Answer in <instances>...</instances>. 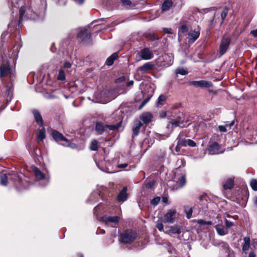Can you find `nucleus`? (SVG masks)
<instances>
[{
  "label": "nucleus",
  "mask_w": 257,
  "mask_h": 257,
  "mask_svg": "<svg viewBox=\"0 0 257 257\" xmlns=\"http://www.w3.org/2000/svg\"><path fill=\"white\" fill-rule=\"evenodd\" d=\"M9 58H11L9 52L2 48L0 58V76L1 77L9 76L12 80L15 75L13 70L10 67Z\"/></svg>",
  "instance_id": "f257e3e1"
},
{
  "label": "nucleus",
  "mask_w": 257,
  "mask_h": 257,
  "mask_svg": "<svg viewBox=\"0 0 257 257\" xmlns=\"http://www.w3.org/2000/svg\"><path fill=\"white\" fill-rule=\"evenodd\" d=\"M137 237V233L135 230L127 229L120 233L119 241L123 244H131Z\"/></svg>",
  "instance_id": "f03ea898"
},
{
  "label": "nucleus",
  "mask_w": 257,
  "mask_h": 257,
  "mask_svg": "<svg viewBox=\"0 0 257 257\" xmlns=\"http://www.w3.org/2000/svg\"><path fill=\"white\" fill-rule=\"evenodd\" d=\"M120 121L115 124H105L102 122H97L95 125V131L98 135H101L108 130L114 131L117 130L121 125Z\"/></svg>",
  "instance_id": "7ed1b4c3"
},
{
  "label": "nucleus",
  "mask_w": 257,
  "mask_h": 257,
  "mask_svg": "<svg viewBox=\"0 0 257 257\" xmlns=\"http://www.w3.org/2000/svg\"><path fill=\"white\" fill-rule=\"evenodd\" d=\"M187 121L185 120L184 114L182 112H179L176 117L170 121L166 127L167 129H169L170 127L174 128L176 127H185L187 126Z\"/></svg>",
  "instance_id": "20e7f679"
},
{
  "label": "nucleus",
  "mask_w": 257,
  "mask_h": 257,
  "mask_svg": "<svg viewBox=\"0 0 257 257\" xmlns=\"http://www.w3.org/2000/svg\"><path fill=\"white\" fill-rule=\"evenodd\" d=\"M5 96L0 97V109H4L3 106H6L4 102V97H6L7 103L11 101L13 96V87L12 83L4 88Z\"/></svg>",
  "instance_id": "39448f33"
},
{
  "label": "nucleus",
  "mask_w": 257,
  "mask_h": 257,
  "mask_svg": "<svg viewBox=\"0 0 257 257\" xmlns=\"http://www.w3.org/2000/svg\"><path fill=\"white\" fill-rule=\"evenodd\" d=\"M51 136L53 139L58 144L63 146H67L69 145L68 140L58 131L56 130L53 131Z\"/></svg>",
  "instance_id": "423d86ee"
},
{
  "label": "nucleus",
  "mask_w": 257,
  "mask_h": 257,
  "mask_svg": "<svg viewBox=\"0 0 257 257\" xmlns=\"http://www.w3.org/2000/svg\"><path fill=\"white\" fill-rule=\"evenodd\" d=\"M33 171L37 181L43 182L42 184H40L41 187H45L49 183V180L45 177V175L38 168L34 167L32 168Z\"/></svg>",
  "instance_id": "0eeeda50"
},
{
  "label": "nucleus",
  "mask_w": 257,
  "mask_h": 257,
  "mask_svg": "<svg viewBox=\"0 0 257 257\" xmlns=\"http://www.w3.org/2000/svg\"><path fill=\"white\" fill-rule=\"evenodd\" d=\"M136 57L138 61L150 60L154 57V54L149 48H144L138 52Z\"/></svg>",
  "instance_id": "6e6552de"
},
{
  "label": "nucleus",
  "mask_w": 257,
  "mask_h": 257,
  "mask_svg": "<svg viewBox=\"0 0 257 257\" xmlns=\"http://www.w3.org/2000/svg\"><path fill=\"white\" fill-rule=\"evenodd\" d=\"M77 38L81 42L89 43L91 41V35L87 30L82 29L77 34Z\"/></svg>",
  "instance_id": "1a4fd4ad"
},
{
  "label": "nucleus",
  "mask_w": 257,
  "mask_h": 257,
  "mask_svg": "<svg viewBox=\"0 0 257 257\" xmlns=\"http://www.w3.org/2000/svg\"><path fill=\"white\" fill-rule=\"evenodd\" d=\"M178 215V213L177 212L176 209H172L169 210L164 216V222L169 223H173Z\"/></svg>",
  "instance_id": "9d476101"
},
{
  "label": "nucleus",
  "mask_w": 257,
  "mask_h": 257,
  "mask_svg": "<svg viewBox=\"0 0 257 257\" xmlns=\"http://www.w3.org/2000/svg\"><path fill=\"white\" fill-rule=\"evenodd\" d=\"M230 43V38L226 36H224L221 40L219 47V53L221 55H223L226 52Z\"/></svg>",
  "instance_id": "9b49d317"
},
{
  "label": "nucleus",
  "mask_w": 257,
  "mask_h": 257,
  "mask_svg": "<svg viewBox=\"0 0 257 257\" xmlns=\"http://www.w3.org/2000/svg\"><path fill=\"white\" fill-rule=\"evenodd\" d=\"M101 220L105 224H113L116 225L119 222L120 217L117 216H111L105 215L101 218Z\"/></svg>",
  "instance_id": "f8f14e48"
},
{
  "label": "nucleus",
  "mask_w": 257,
  "mask_h": 257,
  "mask_svg": "<svg viewBox=\"0 0 257 257\" xmlns=\"http://www.w3.org/2000/svg\"><path fill=\"white\" fill-rule=\"evenodd\" d=\"M190 83L196 87L209 88L212 86V83L209 81H192Z\"/></svg>",
  "instance_id": "ddd939ff"
},
{
  "label": "nucleus",
  "mask_w": 257,
  "mask_h": 257,
  "mask_svg": "<svg viewBox=\"0 0 257 257\" xmlns=\"http://www.w3.org/2000/svg\"><path fill=\"white\" fill-rule=\"evenodd\" d=\"M153 115L152 113L149 112L143 113L139 116L140 120L143 122V124L147 125L151 122L153 120Z\"/></svg>",
  "instance_id": "4468645a"
},
{
  "label": "nucleus",
  "mask_w": 257,
  "mask_h": 257,
  "mask_svg": "<svg viewBox=\"0 0 257 257\" xmlns=\"http://www.w3.org/2000/svg\"><path fill=\"white\" fill-rule=\"evenodd\" d=\"M155 65L151 62H147L142 66L137 68L138 72H141L142 73H145L150 71L153 70L155 68Z\"/></svg>",
  "instance_id": "2eb2a0df"
},
{
  "label": "nucleus",
  "mask_w": 257,
  "mask_h": 257,
  "mask_svg": "<svg viewBox=\"0 0 257 257\" xmlns=\"http://www.w3.org/2000/svg\"><path fill=\"white\" fill-rule=\"evenodd\" d=\"M188 43L192 44L199 37L200 31L199 30L190 31L188 34Z\"/></svg>",
  "instance_id": "dca6fc26"
},
{
  "label": "nucleus",
  "mask_w": 257,
  "mask_h": 257,
  "mask_svg": "<svg viewBox=\"0 0 257 257\" xmlns=\"http://www.w3.org/2000/svg\"><path fill=\"white\" fill-rule=\"evenodd\" d=\"M143 125V123L140 120L137 119L134 121L132 127L133 137H136L139 135Z\"/></svg>",
  "instance_id": "f3484780"
},
{
  "label": "nucleus",
  "mask_w": 257,
  "mask_h": 257,
  "mask_svg": "<svg viewBox=\"0 0 257 257\" xmlns=\"http://www.w3.org/2000/svg\"><path fill=\"white\" fill-rule=\"evenodd\" d=\"M128 194L127 193V188L124 187L119 192L117 196V200L119 202H123L127 198Z\"/></svg>",
  "instance_id": "a211bd4d"
},
{
  "label": "nucleus",
  "mask_w": 257,
  "mask_h": 257,
  "mask_svg": "<svg viewBox=\"0 0 257 257\" xmlns=\"http://www.w3.org/2000/svg\"><path fill=\"white\" fill-rule=\"evenodd\" d=\"M32 112L35 121L40 126H43L44 125V121L40 112L38 110L35 109L33 110Z\"/></svg>",
  "instance_id": "6ab92c4d"
},
{
  "label": "nucleus",
  "mask_w": 257,
  "mask_h": 257,
  "mask_svg": "<svg viewBox=\"0 0 257 257\" xmlns=\"http://www.w3.org/2000/svg\"><path fill=\"white\" fill-rule=\"evenodd\" d=\"M219 145L216 143H214L212 145H210L208 148V152L209 154L215 155L218 154L219 152Z\"/></svg>",
  "instance_id": "aec40b11"
},
{
  "label": "nucleus",
  "mask_w": 257,
  "mask_h": 257,
  "mask_svg": "<svg viewBox=\"0 0 257 257\" xmlns=\"http://www.w3.org/2000/svg\"><path fill=\"white\" fill-rule=\"evenodd\" d=\"M215 228L219 235H224L228 233V230L225 226L222 225L218 224L215 226Z\"/></svg>",
  "instance_id": "412c9836"
},
{
  "label": "nucleus",
  "mask_w": 257,
  "mask_h": 257,
  "mask_svg": "<svg viewBox=\"0 0 257 257\" xmlns=\"http://www.w3.org/2000/svg\"><path fill=\"white\" fill-rule=\"evenodd\" d=\"M100 198L101 195L97 192L94 191L91 194L87 200V202L89 203H93L98 201Z\"/></svg>",
  "instance_id": "4be33fe9"
},
{
  "label": "nucleus",
  "mask_w": 257,
  "mask_h": 257,
  "mask_svg": "<svg viewBox=\"0 0 257 257\" xmlns=\"http://www.w3.org/2000/svg\"><path fill=\"white\" fill-rule=\"evenodd\" d=\"M234 177L227 178L223 183V187L225 190L230 189L233 187Z\"/></svg>",
  "instance_id": "5701e85b"
},
{
  "label": "nucleus",
  "mask_w": 257,
  "mask_h": 257,
  "mask_svg": "<svg viewBox=\"0 0 257 257\" xmlns=\"http://www.w3.org/2000/svg\"><path fill=\"white\" fill-rule=\"evenodd\" d=\"M172 0H164L162 5V11L163 12L168 11L173 6Z\"/></svg>",
  "instance_id": "b1692460"
},
{
  "label": "nucleus",
  "mask_w": 257,
  "mask_h": 257,
  "mask_svg": "<svg viewBox=\"0 0 257 257\" xmlns=\"http://www.w3.org/2000/svg\"><path fill=\"white\" fill-rule=\"evenodd\" d=\"M117 57V53H113L106 59L105 62L106 64L108 66H111L113 64L114 61L116 60Z\"/></svg>",
  "instance_id": "393cba45"
},
{
  "label": "nucleus",
  "mask_w": 257,
  "mask_h": 257,
  "mask_svg": "<svg viewBox=\"0 0 257 257\" xmlns=\"http://www.w3.org/2000/svg\"><path fill=\"white\" fill-rule=\"evenodd\" d=\"M10 36L7 33H4L1 35V44L0 47V52H1V49L3 48V49H6V47L4 46V43L5 41V40L8 39L9 38Z\"/></svg>",
  "instance_id": "a878e982"
},
{
  "label": "nucleus",
  "mask_w": 257,
  "mask_h": 257,
  "mask_svg": "<svg viewBox=\"0 0 257 257\" xmlns=\"http://www.w3.org/2000/svg\"><path fill=\"white\" fill-rule=\"evenodd\" d=\"M0 177L1 184L3 186H6L8 184V179H10L9 174H2L1 175Z\"/></svg>",
  "instance_id": "bb28decb"
},
{
  "label": "nucleus",
  "mask_w": 257,
  "mask_h": 257,
  "mask_svg": "<svg viewBox=\"0 0 257 257\" xmlns=\"http://www.w3.org/2000/svg\"><path fill=\"white\" fill-rule=\"evenodd\" d=\"M244 243L242 245L243 251H246L249 249L250 245V238L248 237H245L243 238Z\"/></svg>",
  "instance_id": "cd10ccee"
},
{
  "label": "nucleus",
  "mask_w": 257,
  "mask_h": 257,
  "mask_svg": "<svg viewBox=\"0 0 257 257\" xmlns=\"http://www.w3.org/2000/svg\"><path fill=\"white\" fill-rule=\"evenodd\" d=\"M9 176L10 179L13 180L14 182L21 183L22 181L21 178L17 173L9 174Z\"/></svg>",
  "instance_id": "c85d7f7f"
},
{
  "label": "nucleus",
  "mask_w": 257,
  "mask_h": 257,
  "mask_svg": "<svg viewBox=\"0 0 257 257\" xmlns=\"http://www.w3.org/2000/svg\"><path fill=\"white\" fill-rule=\"evenodd\" d=\"M45 138V130L43 127L39 130L37 135L38 141H42Z\"/></svg>",
  "instance_id": "c756f323"
},
{
  "label": "nucleus",
  "mask_w": 257,
  "mask_h": 257,
  "mask_svg": "<svg viewBox=\"0 0 257 257\" xmlns=\"http://www.w3.org/2000/svg\"><path fill=\"white\" fill-rule=\"evenodd\" d=\"M177 145L176 147V149H177L178 147H185L187 146V140H181L180 138L178 137L177 138Z\"/></svg>",
  "instance_id": "7c9ffc66"
},
{
  "label": "nucleus",
  "mask_w": 257,
  "mask_h": 257,
  "mask_svg": "<svg viewBox=\"0 0 257 257\" xmlns=\"http://www.w3.org/2000/svg\"><path fill=\"white\" fill-rule=\"evenodd\" d=\"M166 100V96L164 95H160L158 98L157 101V105L162 106L164 104L165 101Z\"/></svg>",
  "instance_id": "2f4dec72"
},
{
  "label": "nucleus",
  "mask_w": 257,
  "mask_h": 257,
  "mask_svg": "<svg viewBox=\"0 0 257 257\" xmlns=\"http://www.w3.org/2000/svg\"><path fill=\"white\" fill-rule=\"evenodd\" d=\"M188 73L187 70L183 68H178L176 69L175 71L176 75L180 74L181 75H187Z\"/></svg>",
  "instance_id": "473e14b6"
},
{
  "label": "nucleus",
  "mask_w": 257,
  "mask_h": 257,
  "mask_svg": "<svg viewBox=\"0 0 257 257\" xmlns=\"http://www.w3.org/2000/svg\"><path fill=\"white\" fill-rule=\"evenodd\" d=\"M26 12V8L25 6H22L20 8L19 10V23L20 24L22 23L23 21V17L24 14Z\"/></svg>",
  "instance_id": "72a5a7b5"
},
{
  "label": "nucleus",
  "mask_w": 257,
  "mask_h": 257,
  "mask_svg": "<svg viewBox=\"0 0 257 257\" xmlns=\"http://www.w3.org/2000/svg\"><path fill=\"white\" fill-rule=\"evenodd\" d=\"M66 77L65 72L63 68H61L59 71V73L57 76V79L60 81H64Z\"/></svg>",
  "instance_id": "f704fd0d"
},
{
  "label": "nucleus",
  "mask_w": 257,
  "mask_h": 257,
  "mask_svg": "<svg viewBox=\"0 0 257 257\" xmlns=\"http://www.w3.org/2000/svg\"><path fill=\"white\" fill-rule=\"evenodd\" d=\"M156 226L160 231H164V226L163 224L162 220L161 219H158L156 221Z\"/></svg>",
  "instance_id": "c9c22d12"
},
{
  "label": "nucleus",
  "mask_w": 257,
  "mask_h": 257,
  "mask_svg": "<svg viewBox=\"0 0 257 257\" xmlns=\"http://www.w3.org/2000/svg\"><path fill=\"white\" fill-rule=\"evenodd\" d=\"M250 185L251 188L254 191H257V180L255 179H252L250 182Z\"/></svg>",
  "instance_id": "e433bc0d"
},
{
  "label": "nucleus",
  "mask_w": 257,
  "mask_h": 257,
  "mask_svg": "<svg viewBox=\"0 0 257 257\" xmlns=\"http://www.w3.org/2000/svg\"><path fill=\"white\" fill-rule=\"evenodd\" d=\"M178 183L179 184L180 187H183L185 185L186 183V179L185 175H182L181 176V177L179 179Z\"/></svg>",
  "instance_id": "4c0bfd02"
},
{
  "label": "nucleus",
  "mask_w": 257,
  "mask_h": 257,
  "mask_svg": "<svg viewBox=\"0 0 257 257\" xmlns=\"http://www.w3.org/2000/svg\"><path fill=\"white\" fill-rule=\"evenodd\" d=\"M227 14H228V9L226 7H225L221 13V18L222 19L221 23H222L223 22Z\"/></svg>",
  "instance_id": "58836bf2"
},
{
  "label": "nucleus",
  "mask_w": 257,
  "mask_h": 257,
  "mask_svg": "<svg viewBox=\"0 0 257 257\" xmlns=\"http://www.w3.org/2000/svg\"><path fill=\"white\" fill-rule=\"evenodd\" d=\"M98 148V143L97 141L93 140L92 141L90 145V149L92 151H96Z\"/></svg>",
  "instance_id": "ea45409f"
},
{
  "label": "nucleus",
  "mask_w": 257,
  "mask_h": 257,
  "mask_svg": "<svg viewBox=\"0 0 257 257\" xmlns=\"http://www.w3.org/2000/svg\"><path fill=\"white\" fill-rule=\"evenodd\" d=\"M170 231L174 234H179L181 233L180 228L178 227H172L170 229Z\"/></svg>",
  "instance_id": "a19ab883"
},
{
  "label": "nucleus",
  "mask_w": 257,
  "mask_h": 257,
  "mask_svg": "<svg viewBox=\"0 0 257 257\" xmlns=\"http://www.w3.org/2000/svg\"><path fill=\"white\" fill-rule=\"evenodd\" d=\"M185 211L186 214V217L188 219H190L192 216V209L191 208H186Z\"/></svg>",
  "instance_id": "79ce46f5"
},
{
  "label": "nucleus",
  "mask_w": 257,
  "mask_h": 257,
  "mask_svg": "<svg viewBox=\"0 0 257 257\" xmlns=\"http://www.w3.org/2000/svg\"><path fill=\"white\" fill-rule=\"evenodd\" d=\"M198 223L200 225H211L212 222L210 221H205L203 219L198 220Z\"/></svg>",
  "instance_id": "37998d69"
},
{
  "label": "nucleus",
  "mask_w": 257,
  "mask_h": 257,
  "mask_svg": "<svg viewBox=\"0 0 257 257\" xmlns=\"http://www.w3.org/2000/svg\"><path fill=\"white\" fill-rule=\"evenodd\" d=\"M188 29L187 26L185 25H182L179 30V34L180 33H185L187 32Z\"/></svg>",
  "instance_id": "c03bdc74"
},
{
  "label": "nucleus",
  "mask_w": 257,
  "mask_h": 257,
  "mask_svg": "<svg viewBox=\"0 0 257 257\" xmlns=\"http://www.w3.org/2000/svg\"><path fill=\"white\" fill-rule=\"evenodd\" d=\"M160 201V197H154L152 200H151V204L153 205H157L158 204Z\"/></svg>",
  "instance_id": "a18cd8bd"
},
{
  "label": "nucleus",
  "mask_w": 257,
  "mask_h": 257,
  "mask_svg": "<svg viewBox=\"0 0 257 257\" xmlns=\"http://www.w3.org/2000/svg\"><path fill=\"white\" fill-rule=\"evenodd\" d=\"M225 227L227 228V229H228L229 228L234 225V224L232 222L230 221L227 219H225Z\"/></svg>",
  "instance_id": "49530a36"
},
{
  "label": "nucleus",
  "mask_w": 257,
  "mask_h": 257,
  "mask_svg": "<svg viewBox=\"0 0 257 257\" xmlns=\"http://www.w3.org/2000/svg\"><path fill=\"white\" fill-rule=\"evenodd\" d=\"M155 183V182L154 180H152V181L148 182L146 184V186L147 188L151 189L154 186Z\"/></svg>",
  "instance_id": "de8ad7c7"
},
{
  "label": "nucleus",
  "mask_w": 257,
  "mask_h": 257,
  "mask_svg": "<svg viewBox=\"0 0 257 257\" xmlns=\"http://www.w3.org/2000/svg\"><path fill=\"white\" fill-rule=\"evenodd\" d=\"M149 100H150V98H148L144 100L142 102L141 104L140 105V106L139 107V109H142L147 104V103L149 101Z\"/></svg>",
  "instance_id": "09e8293b"
},
{
  "label": "nucleus",
  "mask_w": 257,
  "mask_h": 257,
  "mask_svg": "<svg viewBox=\"0 0 257 257\" xmlns=\"http://www.w3.org/2000/svg\"><path fill=\"white\" fill-rule=\"evenodd\" d=\"M187 146L194 147L196 146V143L190 139H187Z\"/></svg>",
  "instance_id": "8fccbe9b"
},
{
  "label": "nucleus",
  "mask_w": 257,
  "mask_h": 257,
  "mask_svg": "<svg viewBox=\"0 0 257 257\" xmlns=\"http://www.w3.org/2000/svg\"><path fill=\"white\" fill-rule=\"evenodd\" d=\"M234 123V121H231L230 122H226L225 125L224 126H226V128H227V130H230L232 126L233 125Z\"/></svg>",
  "instance_id": "3c124183"
},
{
  "label": "nucleus",
  "mask_w": 257,
  "mask_h": 257,
  "mask_svg": "<svg viewBox=\"0 0 257 257\" xmlns=\"http://www.w3.org/2000/svg\"><path fill=\"white\" fill-rule=\"evenodd\" d=\"M20 45H16L14 47V49L15 51V52L14 53V56H17L18 55V52H19V50L18 49L20 48Z\"/></svg>",
  "instance_id": "603ef678"
},
{
  "label": "nucleus",
  "mask_w": 257,
  "mask_h": 257,
  "mask_svg": "<svg viewBox=\"0 0 257 257\" xmlns=\"http://www.w3.org/2000/svg\"><path fill=\"white\" fill-rule=\"evenodd\" d=\"M218 130L221 132H226L228 130L226 126L224 125H219L218 126Z\"/></svg>",
  "instance_id": "864d4df0"
},
{
  "label": "nucleus",
  "mask_w": 257,
  "mask_h": 257,
  "mask_svg": "<svg viewBox=\"0 0 257 257\" xmlns=\"http://www.w3.org/2000/svg\"><path fill=\"white\" fill-rule=\"evenodd\" d=\"M121 1L123 5L130 6L132 4L130 0H121Z\"/></svg>",
  "instance_id": "5fc2aeb1"
},
{
  "label": "nucleus",
  "mask_w": 257,
  "mask_h": 257,
  "mask_svg": "<svg viewBox=\"0 0 257 257\" xmlns=\"http://www.w3.org/2000/svg\"><path fill=\"white\" fill-rule=\"evenodd\" d=\"M71 67V64L69 62H65L63 65L64 68H70Z\"/></svg>",
  "instance_id": "6e6d98bb"
},
{
  "label": "nucleus",
  "mask_w": 257,
  "mask_h": 257,
  "mask_svg": "<svg viewBox=\"0 0 257 257\" xmlns=\"http://www.w3.org/2000/svg\"><path fill=\"white\" fill-rule=\"evenodd\" d=\"M172 132V130H171L169 132L167 133L166 134L162 135V136L164 137L163 139L168 138L170 136Z\"/></svg>",
  "instance_id": "4d7b16f0"
},
{
  "label": "nucleus",
  "mask_w": 257,
  "mask_h": 257,
  "mask_svg": "<svg viewBox=\"0 0 257 257\" xmlns=\"http://www.w3.org/2000/svg\"><path fill=\"white\" fill-rule=\"evenodd\" d=\"M164 31L165 33H168V34H172L173 33L172 29L171 28H165L164 29Z\"/></svg>",
  "instance_id": "13d9d810"
},
{
  "label": "nucleus",
  "mask_w": 257,
  "mask_h": 257,
  "mask_svg": "<svg viewBox=\"0 0 257 257\" xmlns=\"http://www.w3.org/2000/svg\"><path fill=\"white\" fill-rule=\"evenodd\" d=\"M250 34L254 37H257V29L250 31Z\"/></svg>",
  "instance_id": "bf43d9fd"
},
{
  "label": "nucleus",
  "mask_w": 257,
  "mask_h": 257,
  "mask_svg": "<svg viewBox=\"0 0 257 257\" xmlns=\"http://www.w3.org/2000/svg\"><path fill=\"white\" fill-rule=\"evenodd\" d=\"M127 166V164L124 163V164H119L118 165V167L119 168H125Z\"/></svg>",
  "instance_id": "052dcab7"
},
{
  "label": "nucleus",
  "mask_w": 257,
  "mask_h": 257,
  "mask_svg": "<svg viewBox=\"0 0 257 257\" xmlns=\"http://www.w3.org/2000/svg\"><path fill=\"white\" fill-rule=\"evenodd\" d=\"M97 167L101 170H102V171H104L105 172H107V173H110V172H109L108 170H107V169H104L103 168H101L99 166V164H97Z\"/></svg>",
  "instance_id": "680f3d73"
},
{
  "label": "nucleus",
  "mask_w": 257,
  "mask_h": 257,
  "mask_svg": "<svg viewBox=\"0 0 257 257\" xmlns=\"http://www.w3.org/2000/svg\"><path fill=\"white\" fill-rule=\"evenodd\" d=\"M75 2L78 4H82L84 1V0H73Z\"/></svg>",
  "instance_id": "e2e57ef3"
},
{
  "label": "nucleus",
  "mask_w": 257,
  "mask_h": 257,
  "mask_svg": "<svg viewBox=\"0 0 257 257\" xmlns=\"http://www.w3.org/2000/svg\"><path fill=\"white\" fill-rule=\"evenodd\" d=\"M166 116H167V112H166L163 111V112H162L160 113V116L161 117H165Z\"/></svg>",
  "instance_id": "0e129e2a"
},
{
  "label": "nucleus",
  "mask_w": 257,
  "mask_h": 257,
  "mask_svg": "<svg viewBox=\"0 0 257 257\" xmlns=\"http://www.w3.org/2000/svg\"><path fill=\"white\" fill-rule=\"evenodd\" d=\"M168 198L166 197H164L162 199V201L164 203H168Z\"/></svg>",
  "instance_id": "69168bd1"
},
{
  "label": "nucleus",
  "mask_w": 257,
  "mask_h": 257,
  "mask_svg": "<svg viewBox=\"0 0 257 257\" xmlns=\"http://www.w3.org/2000/svg\"><path fill=\"white\" fill-rule=\"evenodd\" d=\"M134 84V81L133 80L130 81L127 83V86H131L133 85Z\"/></svg>",
  "instance_id": "338daca9"
},
{
  "label": "nucleus",
  "mask_w": 257,
  "mask_h": 257,
  "mask_svg": "<svg viewBox=\"0 0 257 257\" xmlns=\"http://www.w3.org/2000/svg\"><path fill=\"white\" fill-rule=\"evenodd\" d=\"M255 253H254L253 252H252V251L250 252L249 253V255H248V257H255Z\"/></svg>",
  "instance_id": "774afa93"
}]
</instances>
